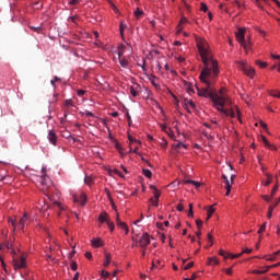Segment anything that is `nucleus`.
<instances>
[{"label":"nucleus","mask_w":280,"mask_h":280,"mask_svg":"<svg viewBox=\"0 0 280 280\" xmlns=\"http://www.w3.org/2000/svg\"><path fill=\"white\" fill-rule=\"evenodd\" d=\"M195 40L203 65L199 80L205 86L201 89L197 88L198 95L200 97H210L214 108L219 113H222L225 117H231V119L237 117L240 124H242V112L237 105H233V101H231V97L226 93V89L222 88L218 92L213 90V84H215V80L220 75V66L218 65V60L213 59V52H211L209 43H207V39L198 36L195 37Z\"/></svg>","instance_id":"f257e3e1"},{"label":"nucleus","mask_w":280,"mask_h":280,"mask_svg":"<svg viewBox=\"0 0 280 280\" xmlns=\"http://www.w3.org/2000/svg\"><path fill=\"white\" fill-rule=\"evenodd\" d=\"M8 222L11 224V226H13V231H22V233H25V231H27V226L30 225V214L24 212L19 222H16V219L9 217Z\"/></svg>","instance_id":"f03ea898"},{"label":"nucleus","mask_w":280,"mask_h":280,"mask_svg":"<svg viewBox=\"0 0 280 280\" xmlns=\"http://www.w3.org/2000/svg\"><path fill=\"white\" fill-rule=\"evenodd\" d=\"M237 43L245 50L246 54L253 49V42L250 40V35L246 39V28H238V32L235 34Z\"/></svg>","instance_id":"7ed1b4c3"},{"label":"nucleus","mask_w":280,"mask_h":280,"mask_svg":"<svg viewBox=\"0 0 280 280\" xmlns=\"http://www.w3.org/2000/svg\"><path fill=\"white\" fill-rule=\"evenodd\" d=\"M42 188L40 190L45 196H49V188L51 187V179L47 176V168H42V180H40Z\"/></svg>","instance_id":"20e7f679"},{"label":"nucleus","mask_w":280,"mask_h":280,"mask_svg":"<svg viewBox=\"0 0 280 280\" xmlns=\"http://www.w3.org/2000/svg\"><path fill=\"white\" fill-rule=\"evenodd\" d=\"M13 267L15 270H21L27 267V254H22L21 257L13 259Z\"/></svg>","instance_id":"39448f33"},{"label":"nucleus","mask_w":280,"mask_h":280,"mask_svg":"<svg viewBox=\"0 0 280 280\" xmlns=\"http://www.w3.org/2000/svg\"><path fill=\"white\" fill-rule=\"evenodd\" d=\"M236 63L238 69L244 71V73L247 74L248 78H255V69L253 67L248 66V63H246L245 61H237Z\"/></svg>","instance_id":"423d86ee"},{"label":"nucleus","mask_w":280,"mask_h":280,"mask_svg":"<svg viewBox=\"0 0 280 280\" xmlns=\"http://www.w3.org/2000/svg\"><path fill=\"white\" fill-rule=\"evenodd\" d=\"M72 200H73V202H77V203L81 205L82 207H84L88 201L86 194L83 191H81L79 194H73Z\"/></svg>","instance_id":"0eeeda50"},{"label":"nucleus","mask_w":280,"mask_h":280,"mask_svg":"<svg viewBox=\"0 0 280 280\" xmlns=\"http://www.w3.org/2000/svg\"><path fill=\"white\" fill-rule=\"evenodd\" d=\"M182 106L187 110V113H191L192 110H196V104L191 98H183L182 100Z\"/></svg>","instance_id":"6e6552de"},{"label":"nucleus","mask_w":280,"mask_h":280,"mask_svg":"<svg viewBox=\"0 0 280 280\" xmlns=\"http://www.w3.org/2000/svg\"><path fill=\"white\" fill-rule=\"evenodd\" d=\"M222 178L225 183V196H230L231 195V189L233 187V180L235 179V175H231V178L229 179V177L226 175H222Z\"/></svg>","instance_id":"1a4fd4ad"},{"label":"nucleus","mask_w":280,"mask_h":280,"mask_svg":"<svg viewBox=\"0 0 280 280\" xmlns=\"http://www.w3.org/2000/svg\"><path fill=\"white\" fill-rule=\"evenodd\" d=\"M189 23H191V22H189V20L185 15H182L179 23L176 27V34L177 35L183 34V30H184L183 25H189Z\"/></svg>","instance_id":"9d476101"},{"label":"nucleus","mask_w":280,"mask_h":280,"mask_svg":"<svg viewBox=\"0 0 280 280\" xmlns=\"http://www.w3.org/2000/svg\"><path fill=\"white\" fill-rule=\"evenodd\" d=\"M140 248H148L150 246V234L143 233L139 240Z\"/></svg>","instance_id":"9b49d317"},{"label":"nucleus","mask_w":280,"mask_h":280,"mask_svg":"<svg viewBox=\"0 0 280 280\" xmlns=\"http://www.w3.org/2000/svg\"><path fill=\"white\" fill-rule=\"evenodd\" d=\"M65 113H63V117L65 119H67V117H69V110H71V108H75V104L73 103V100L69 98L65 101Z\"/></svg>","instance_id":"f8f14e48"},{"label":"nucleus","mask_w":280,"mask_h":280,"mask_svg":"<svg viewBox=\"0 0 280 280\" xmlns=\"http://www.w3.org/2000/svg\"><path fill=\"white\" fill-rule=\"evenodd\" d=\"M47 139H48L49 143H51V145H57V143H58V135H56L55 130H49L48 131Z\"/></svg>","instance_id":"ddd939ff"},{"label":"nucleus","mask_w":280,"mask_h":280,"mask_svg":"<svg viewBox=\"0 0 280 280\" xmlns=\"http://www.w3.org/2000/svg\"><path fill=\"white\" fill-rule=\"evenodd\" d=\"M149 82H151L152 86H154L156 91H161V82L159 81V78H156L154 74H151L149 77Z\"/></svg>","instance_id":"4468645a"},{"label":"nucleus","mask_w":280,"mask_h":280,"mask_svg":"<svg viewBox=\"0 0 280 280\" xmlns=\"http://www.w3.org/2000/svg\"><path fill=\"white\" fill-rule=\"evenodd\" d=\"M118 60H119V65H120V67H122V69H128V67L130 66V61L126 57H118Z\"/></svg>","instance_id":"2eb2a0df"},{"label":"nucleus","mask_w":280,"mask_h":280,"mask_svg":"<svg viewBox=\"0 0 280 280\" xmlns=\"http://www.w3.org/2000/svg\"><path fill=\"white\" fill-rule=\"evenodd\" d=\"M261 141H262L265 148H268L269 150H277V147H275V144L270 143L268 141V139L266 138V136H261Z\"/></svg>","instance_id":"dca6fc26"},{"label":"nucleus","mask_w":280,"mask_h":280,"mask_svg":"<svg viewBox=\"0 0 280 280\" xmlns=\"http://www.w3.org/2000/svg\"><path fill=\"white\" fill-rule=\"evenodd\" d=\"M115 148H116L117 152H119L121 159H124L125 156L128 155V153H126V149H124V148L121 147V144H119V142H116V143H115Z\"/></svg>","instance_id":"f3484780"},{"label":"nucleus","mask_w":280,"mask_h":280,"mask_svg":"<svg viewBox=\"0 0 280 280\" xmlns=\"http://www.w3.org/2000/svg\"><path fill=\"white\" fill-rule=\"evenodd\" d=\"M91 244L93 248H101V246H104V242L102 241V238H93L91 241Z\"/></svg>","instance_id":"a211bd4d"},{"label":"nucleus","mask_w":280,"mask_h":280,"mask_svg":"<svg viewBox=\"0 0 280 280\" xmlns=\"http://www.w3.org/2000/svg\"><path fill=\"white\" fill-rule=\"evenodd\" d=\"M84 183L88 185V187H91L95 184V177L93 175H85Z\"/></svg>","instance_id":"6ab92c4d"},{"label":"nucleus","mask_w":280,"mask_h":280,"mask_svg":"<svg viewBox=\"0 0 280 280\" xmlns=\"http://www.w3.org/2000/svg\"><path fill=\"white\" fill-rule=\"evenodd\" d=\"M110 221V219H108V213L106 212H101L100 217H98V222H101V224H104V222H106V224Z\"/></svg>","instance_id":"aec40b11"},{"label":"nucleus","mask_w":280,"mask_h":280,"mask_svg":"<svg viewBox=\"0 0 280 280\" xmlns=\"http://www.w3.org/2000/svg\"><path fill=\"white\" fill-rule=\"evenodd\" d=\"M219 264H220V260L218 259V257L215 256L208 257L207 266H218Z\"/></svg>","instance_id":"412c9836"},{"label":"nucleus","mask_w":280,"mask_h":280,"mask_svg":"<svg viewBox=\"0 0 280 280\" xmlns=\"http://www.w3.org/2000/svg\"><path fill=\"white\" fill-rule=\"evenodd\" d=\"M264 269H254L252 270V275H266V272H268V270H270V266H265L262 267Z\"/></svg>","instance_id":"4be33fe9"},{"label":"nucleus","mask_w":280,"mask_h":280,"mask_svg":"<svg viewBox=\"0 0 280 280\" xmlns=\"http://www.w3.org/2000/svg\"><path fill=\"white\" fill-rule=\"evenodd\" d=\"M150 189L153 190V198L155 200H159V198H161V190H159V188H156V186H154V185H151Z\"/></svg>","instance_id":"5701e85b"},{"label":"nucleus","mask_w":280,"mask_h":280,"mask_svg":"<svg viewBox=\"0 0 280 280\" xmlns=\"http://www.w3.org/2000/svg\"><path fill=\"white\" fill-rule=\"evenodd\" d=\"M184 185H194V187H196V189H198V187H200L202 184H200V182H196V180H191V179H185L183 182Z\"/></svg>","instance_id":"b1692460"},{"label":"nucleus","mask_w":280,"mask_h":280,"mask_svg":"<svg viewBox=\"0 0 280 280\" xmlns=\"http://www.w3.org/2000/svg\"><path fill=\"white\" fill-rule=\"evenodd\" d=\"M215 205L213 206H210L208 209H207V221L211 220V217L213 215V213H215Z\"/></svg>","instance_id":"393cba45"},{"label":"nucleus","mask_w":280,"mask_h":280,"mask_svg":"<svg viewBox=\"0 0 280 280\" xmlns=\"http://www.w3.org/2000/svg\"><path fill=\"white\" fill-rule=\"evenodd\" d=\"M124 54H126V46L121 44L118 46V58H124Z\"/></svg>","instance_id":"a878e982"},{"label":"nucleus","mask_w":280,"mask_h":280,"mask_svg":"<svg viewBox=\"0 0 280 280\" xmlns=\"http://www.w3.org/2000/svg\"><path fill=\"white\" fill-rule=\"evenodd\" d=\"M128 140H129V148H132V143H138L141 145V140L133 139L131 135H128Z\"/></svg>","instance_id":"bb28decb"},{"label":"nucleus","mask_w":280,"mask_h":280,"mask_svg":"<svg viewBox=\"0 0 280 280\" xmlns=\"http://www.w3.org/2000/svg\"><path fill=\"white\" fill-rule=\"evenodd\" d=\"M110 254H108V253H106L105 254V260H104V262H103V266L105 267V268H107V266H110Z\"/></svg>","instance_id":"cd10ccee"},{"label":"nucleus","mask_w":280,"mask_h":280,"mask_svg":"<svg viewBox=\"0 0 280 280\" xmlns=\"http://www.w3.org/2000/svg\"><path fill=\"white\" fill-rule=\"evenodd\" d=\"M7 249L11 253V255H16V250H14V245L11 242L7 243Z\"/></svg>","instance_id":"c85d7f7f"},{"label":"nucleus","mask_w":280,"mask_h":280,"mask_svg":"<svg viewBox=\"0 0 280 280\" xmlns=\"http://www.w3.org/2000/svg\"><path fill=\"white\" fill-rule=\"evenodd\" d=\"M133 16H136L137 20L141 19V16H143V10L137 8L133 12Z\"/></svg>","instance_id":"c756f323"},{"label":"nucleus","mask_w":280,"mask_h":280,"mask_svg":"<svg viewBox=\"0 0 280 280\" xmlns=\"http://www.w3.org/2000/svg\"><path fill=\"white\" fill-rule=\"evenodd\" d=\"M184 86L188 92L194 93V85L190 82L184 81Z\"/></svg>","instance_id":"7c9ffc66"},{"label":"nucleus","mask_w":280,"mask_h":280,"mask_svg":"<svg viewBox=\"0 0 280 280\" xmlns=\"http://www.w3.org/2000/svg\"><path fill=\"white\" fill-rule=\"evenodd\" d=\"M165 133L173 140L176 141V136L174 135V130L172 128L166 129Z\"/></svg>","instance_id":"2f4dec72"},{"label":"nucleus","mask_w":280,"mask_h":280,"mask_svg":"<svg viewBox=\"0 0 280 280\" xmlns=\"http://www.w3.org/2000/svg\"><path fill=\"white\" fill-rule=\"evenodd\" d=\"M115 174L116 176H120V178H124V174L119 172L117 168L109 170V175L113 176Z\"/></svg>","instance_id":"473e14b6"},{"label":"nucleus","mask_w":280,"mask_h":280,"mask_svg":"<svg viewBox=\"0 0 280 280\" xmlns=\"http://www.w3.org/2000/svg\"><path fill=\"white\" fill-rule=\"evenodd\" d=\"M265 176L267 177V180L265 182V187H268L272 183V175L269 173H265Z\"/></svg>","instance_id":"72a5a7b5"},{"label":"nucleus","mask_w":280,"mask_h":280,"mask_svg":"<svg viewBox=\"0 0 280 280\" xmlns=\"http://www.w3.org/2000/svg\"><path fill=\"white\" fill-rule=\"evenodd\" d=\"M139 90H137L135 86L130 88V94L132 95V97H139Z\"/></svg>","instance_id":"f704fd0d"},{"label":"nucleus","mask_w":280,"mask_h":280,"mask_svg":"<svg viewBox=\"0 0 280 280\" xmlns=\"http://www.w3.org/2000/svg\"><path fill=\"white\" fill-rule=\"evenodd\" d=\"M142 174H143V176H145V178H152V171H150L148 168H143Z\"/></svg>","instance_id":"c9c22d12"},{"label":"nucleus","mask_w":280,"mask_h":280,"mask_svg":"<svg viewBox=\"0 0 280 280\" xmlns=\"http://www.w3.org/2000/svg\"><path fill=\"white\" fill-rule=\"evenodd\" d=\"M269 95H270L271 97H278V100H280V92L277 91V90H271V91L269 92Z\"/></svg>","instance_id":"e433bc0d"},{"label":"nucleus","mask_w":280,"mask_h":280,"mask_svg":"<svg viewBox=\"0 0 280 280\" xmlns=\"http://www.w3.org/2000/svg\"><path fill=\"white\" fill-rule=\"evenodd\" d=\"M119 32H120V36L124 37V32H126V24L124 22H120L119 24Z\"/></svg>","instance_id":"4c0bfd02"},{"label":"nucleus","mask_w":280,"mask_h":280,"mask_svg":"<svg viewBox=\"0 0 280 280\" xmlns=\"http://www.w3.org/2000/svg\"><path fill=\"white\" fill-rule=\"evenodd\" d=\"M188 218H194V203H189Z\"/></svg>","instance_id":"58836bf2"},{"label":"nucleus","mask_w":280,"mask_h":280,"mask_svg":"<svg viewBox=\"0 0 280 280\" xmlns=\"http://www.w3.org/2000/svg\"><path fill=\"white\" fill-rule=\"evenodd\" d=\"M5 177H7V179L3 180V183L5 185H10V184L14 183V179L12 178V176L5 175Z\"/></svg>","instance_id":"ea45409f"},{"label":"nucleus","mask_w":280,"mask_h":280,"mask_svg":"<svg viewBox=\"0 0 280 280\" xmlns=\"http://www.w3.org/2000/svg\"><path fill=\"white\" fill-rule=\"evenodd\" d=\"M159 266H161V260H153L152 261V266H151V270H154L155 268L159 269Z\"/></svg>","instance_id":"a19ab883"},{"label":"nucleus","mask_w":280,"mask_h":280,"mask_svg":"<svg viewBox=\"0 0 280 280\" xmlns=\"http://www.w3.org/2000/svg\"><path fill=\"white\" fill-rule=\"evenodd\" d=\"M262 259H266V261H276L277 258L271 254L269 256H264Z\"/></svg>","instance_id":"79ce46f5"},{"label":"nucleus","mask_w":280,"mask_h":280,"mask_svg":"<svg viewBox=\"0 0 280 280\" xmlns=\"http://www.w3.org/2000/svg\"><path fill=\"white\" fill-rule=\"evenodd\" d=\"M228 256L230 257V259H240V257H242V253L238 254H228Z\"/></svg>","instance_id":"37998d69"},{"label":"nucleus","mask_w":280,"mask_h":280,"mask_svg":"<svg viewBox=\"0 0 280 280\" xmlns=\"http://www.w3.org/2000/svg\"><path fill=\"white\" fill-rule=\"evenodd\" d=\"M256 65H258L260 69H266V67H268V62L266 61H256Z\"/></svg>","instance_id":"c03bdc74"},{"label":"nucleus","mask_w":280,"mask_h":280,"mask_svg":"<svg viewBox=\"0 0 280 280\" xmlns=\"http://www.w3.org/2000/svg\"><path fill=\"white\" fill-rule=\"evenodd\" d=\"M70 268L71 270H73V272H75V270H78V262L75 260H72L70 264Z\"/></svg>","instance_id":"a18cd8bd"},{"label":"nucleus","mask_w":280,"mask_h":280,"mask_svg":"<svg viewBox=\"0 0 280 280\" xmlns=\"http://www.w3.org/2000/svg\"><path fill=\"white\" fill-rule=\"evenodd\" d=\"M107 226L109 229V231L113 233V231H115V223L113 221H107Z\"/></svg>","instance_id":"49530a36"},{"label":"nucleus","mask_w":280,"mask_h":280,"mask_svg":"<svg viewBox=\"0 0 280 280\" xmlns=\"http://www.w3.org/2000/svg\"><path fill=\"white\" fill-rule=\"evenodd\" d=\"M208 10H209V7H207V3L201 2L200 3V11L201 12H208Z\"/></svg>","instance_id":"de8ad7c7"},{"label":"nucleus","mask_w":280,"mask_h":280,"mask_svg":"<svg viewBox=\"0 0 280 280\" xmlns=\"http://www.w3.org/2000/svg\"><path fill=\"white\" fill-rule=\"evenodd\" d=\"M219 255L224 259H229V253H225L224 249H219Z\"/></svg>","instance_id":"09e8293b"},{"label":"nucleus","mask_w":280,"mask_h":280,"mask_svg":"<svg viewBox=\"0 0 280 280\" xmlns=\"http://www.w3.org/2000/svg\"><path fill=\"white\" fill-rule=\"evenodd\" d=\"M104 191H105L109 202H113V196L110 195V190L108 188H105Z\"/></svg>","instance_id":"8fccbe9b"},{"label":"nucleus","mask_w":280,"mask_h":280,"mask_svg":"<svg viewBox=\"0 0 280 280\" xmlns=\"http://www.w3.org/2000/svg\"><path fill=\"white\" fill-rule=\"evenodd\" d=\"M56 82H60V78L54 77L52 80L50 81L51 86L56 88Z\"/></svg>","instance_id":"3c124183"},{"label":"nucleus","mask_w":280,"mask_h":280,"mask_svg":"<svg viewBox=\"0 0 280 280\" xmlns=\"http://www.w3.org/2000/svg\"><path fill=\"white\" fill-rule=\"evenodd\" d=\"M81 115H85V117H95V114H93L90 110H85V112L81 113Z\"/></svg>","instance_id":"603ef678"},{"label":"nucleus","mask_w":280,"mask_h":280,"mask_svg":"<svg viewBox=\"0 0 280 280\" xmlns=\"http://www.w3.org/2000/svg\"><path fill=\"white\" fill-rule=\"evenodd\" d=\"M77 95H78V97H84V95H86V91H84V90H78V91H77Z\"/></svg>","instance_id":"864d4df0"},{"label":"nucleus","mask_w":280,"mask_h":280,"mask_svg":"<svg viewBox=\"0 0 280 280\" xmlns=\"http://www.w3.org/2000/svg\"><path fill=\"white\" fill-rule=\"evenodd\" d=\"M253 253V248H245L241 252L242 255H250Z\"/></svg>","instance_id":"5fc2aeb1"},{"label":"nucleus","mask_w":280,"mask_h":280,"mask_svg":"<svg viewBox=\"0 0 280 280\" xmlns=\"http://www.w3.org/2000/svg\"><path fill=\"white\" fill-rule=\"evenodd\" d=\"M190 268H194V261H190L186 266H184L183 270H189Z\"/></svg>","instance_id":"6e6d98bb"},{"label":"nucleus","mask_w":280,"mask_h":280,"mask_svg":"<svg viewBox=\"0 0 280 280\" xmlns=\"http://www.w3.org/2000/svg\"><path fill=\"white\" fill-rule=\"evenodd\" d=\"M175 148H184L185 150H187V144H185V143H183V142H177L176 144H175Z\"/></svg>","instance_id":"4d7b16f0"},{"label":"nucleus","mask_w":280,"mask_h":280,"mask_svg":"<svg viewBox=\"0 0 280 280\" xmlns=\"http://www.w3.org/2000/svg\"><path fill=\"white\" fill-rule=\"evenodd\" d=\"M150 202L153 205V207H159V199L151 198Z\"/></svg>","instance_id":"13d9d810"},{"label":"nucleus","mask_w":280,"mask_h":280,"mask_svg":"<svg viewBox=\"0 0 280 280\" xmlns=\"http://www.w3.org/2000/svg\"><path fill=\"white\" fill-rule=\"evenodd\" d=\"M141 67L143 73H148V68H145V60L142 61V65H139Z\"/></svg>","instance_id":"bf43d9fd"},{"label":"nucleus","mask_w":280,"mask_h":280,"mask_svg":"<svg viewBox=\"0 0 280 280\" xmlns=\"http://www.w3.org/2000/svg\"><path fill=\"white\" fill-rule=\"evenodd\" d=\"M117 226H119V229H126V226H128V224H126V222H122V221H118V224H117Z\"/></svg>","instance_id":"052dcab7"},{"label":"nucleus","mask_w":280,"mask_h":280,"mask_svg":"<svg viewBox=\"0 0 280 280\" xmlns=\"http://www.w3.org/2000/svg\"><path fill=\"white\" fill-rule=\"evenodd\" d=\"M266 231V223H264L259 230H258V234L261 235V233H264Z\"/></svg>","instance_id":"680f3d73"},{"label":"nucleus","mask_w":280,"mask_h":280,"mask_svg":"<svg viewBox=\"0 0 280 280\" xmlns=\"http://www.w3.org/2000/svg\"><path fill=\"white\" fill-rule=\"evenodd\" d=\"M275 209L272 208V207H269V210H268V213H267V218H268V220H270V218H272V211H273Z\"/></svg>","instance_id":"e2e57ef3"},{"label":"nucleus","mask_w":280,"mask_h":280,"mask_svg":"<svg viewBox=\"0 0 280 280\" xmlns=\"http://www.w3.org/2000/svg\"><path fill=\"white\" fill-rule=\"evenodd\" d=\"M101 277L108 278V277H110V272H108V271H106V270H102Z\"/></svg>","instance_id":"0e129e2a"},{"label":"nucleus","mask_w":280,"mask_h":280,"mask_svg":"<svg viewBox=\"0 0 280 280\" xmlns=\"http://www.w3.org/2000/svg\"><path fill=\"white\" fill-rule=\"evenodd\" d=\"M160 128H161L162 132H166V130L168 129L167 125H165V124H160Z\"/></svg>","instance_id":"69168bd1"},{"label":"nucleus","mask_w":280,"mask_h":280,"mask_svg":"<svg viewBox=\"0 0 280 280\" xmlns=\"http://www.w3.org/2000/svg\"><path fill=\"white\" fill-rule=\"evenodd\" d=\"M176 209L177 211H185V206H183V203H178Z\"/></svg>","instance_id":"338daca9"},{"label":"nucleus","mask_w":280,"mask_h":280,"mask_svg":"<svg viewBox=\"0 0 280 280\" xmlns=\"http://www.w3.org/2000/svg\"><path fill=\"white\" fill-rule=\"evenodd\" d=\"M202 223H203L202 220L200 219L196 220L197 228L201 229Z\"/></svg>","instance_id":"774afa93"}]
</instances>
